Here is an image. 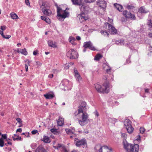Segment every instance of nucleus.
I'll use <instances>...</instances> for the list:
<instances>
[{
	"label": "nucleus",
	"mask_w": 152,
	"mask_h": 152,
	"mask_svg": "<svg viewBox=\"0 0 152 152\" xmlns=\"http://www.w3.org/2000/svg\"><path fill=\"white\" fill-rule=\"evenodd\" d=\"M74 75L77 80L80 82L82 78L79 73L75 68H74Z\"/></svg>",
	"instance_id": "18"
},
{
	"label": "nucleus",
	"mask_w": 152,
	"mask_h": 152,
	"mask_svg": "<svg viewBox=\"0 0 152 152\" xmlns=\"http://www.w3.org/2000/svg\"><path fill=\"white\" fill-rule=\"evenodd\" d=\"M101 33L102 34L104 35L105 36H106L107 37L109 36V34H108L106 31H104L103 30H102L101 31Z\"/></svg>",
	"instance_id": "36"
},
{
	"label": "nucleus",
	"mask_w": 152,
	"mask_h": 152,
	"mask_svg": "<svg viewBox=\"0 0 152 152\" xmlns=\"http://www.w3.org/2000/svg\"><path fill=\"white\" fill-rule=\"evenodd\" d=\"M94 149L99 152H110L112 151L111 148H109L106 146H102L100 144L96 145Z\"/></svg>",
	"instance_id": "5"
},
{
	"label": "nucleus",
	"mask_w": 152,
	"mask_h": 152,
	"mask_svg": "<svg viewBox=\"0 0 152 152\" xmlns=\"http://www.w3.org/2000/svg\"><path fill=\"white\" fill-rule=\"evenodd\" d=\"M106 28L110 33L112 34H116L117 32V30L112 25L108 23H105Z\"/></svg>",
	"instance_id": "7"
},
{
	"label": "nucleus",
	"mask_w": 152,
	"mask_h": 152,
	"mask_svg": "<svg viewBox=\"0 0 152 152\" xmlns=\"http://www.w3.org/2000/svg\"><path fill=\"white\" fill-rule=\"evenodd\" d=\"M11 37V36L10 35H7L6 36H5V37L6 38H4L6 39H8L10 38Z\"/></svg>",
	"instance_id": "56"
},
{
	"label": "nucleus",
	"mask_w": 152,
	"mask_h": 152,
	"mask_svg": "<svg viewBox=\"0 0 152 152\" xmlns=\"http://www.w3.org/2000/svg\"><path fill=\"white\" fill-rule=\"evenodd\" d=\"M126 8L129 10L132 9L134 8V6H130V5H128L126 7Z\"/></svg>",
	"instance_id": "43"
},
{
	"label": "nucleus",
	"mask_w": 152,
	"mask_h": 152,
	"mask_svg": "<svg viewBox=\"0 0 152 152\" xmlns=\"http://www.w3.org/2000/svg\"><path fill=\"white\" fill-rule=\"evenodd\" d=\"M97 4L103 9L105 8L106 7V2L104 0H99L97 1Z\"/></svg>",
	"instance_id": "16"
},
{
	"label": "nucleus",
	"mask_w": 152,
	"mask_h": 152,
	"mask_svg": "<svg viewBox=\"0 0 152 152\" xmlns=\"http://www.w3.org/2000/svg\"><path fill=\"white\" fill-rule=\"evenodd\" d=\"M48 44L49 46L53 47L55 48L56 47V42H53L51 40H49L48 41Z\"/></svg>",
	"instance_id": "28"
},
{
	"label": "nucleus",
	"mask_w": 152,
	"mask_h": 152,
	"mask_svg": "<svg viewBox=\"0 0 152 152\" xmlns=\"http://www.w3.org/2000/svg\"><path fill=\"white\" fill-rule=\"evenodd\" d=\"M94 114L96 116L98 117L99 115V113H98V112H97V111H96L94 112Z\"/></svg>",
	"instance_id": "51"
},
{
	"label": "nucleus",
	"mask_w": 152,
	"mask_h": 152,
	"mask_svg": "<svg viewBox=\"0 0 152 152\" xmlns=\"http://www.w3.org/2000/svg\"><path fill=\"white\" fill-rule=\"evenodd\" d=\"M49 7L50 5L47 2H42V6H41V8L42 10L43 8L44 9L49 8Z\"/></svg>",
	"instance_id": "26"
},
{
	"label": "nucleus",
	"mask_w": 152,
	"mask_h": 152,
	"mask_svg": "<svg viewBox=\"0 0 152 152\" xmlns=\"http://www.w3.org/2000/svg\"><path fill=\"white\" fill-rule=\"evenodd\" d=\"M43 13L47 16H49L52 13V12L49 8L44 9L43 8L42 10Z\"/></svg>",
	"instance_id": "21"
},
{
	"label": "nucleus",
	"mask_w": 152,
	"mask_h": 152,
	"mask_svg": "<svg viewBox=\"0 0 152 152\" xmlns=\"http://www.w3.org/2000/svg\"><path fill=\"white\" fill-rule=\"evenodd\" d=\"M75 145L77 147H79L82 145H85L86 143L85 139L79 140L77 138L75 139Z\"/></svg>",
	"instance_id": "11"
},
{
	"label": "nucleus",
	"mask_w": 152,
	"mask_h": 152,
	"mask_svg": "<svg viewBox=\"0 0 152 152\" xmlns=\"http://www.w3.org/2000/svg\"><path fill=\"white\" fill-rule=\"evenodd\" d=\"M25 3L27 6H29L30 7V3L28 0H25Z\"/></svg>",
	"instance_id": "46"
},
{
	"label": "nucleus",
	"mask_w": 152,
	"mask_h": 152,
	"mask_svg": "<svg viewBox=\"0 0 152 152\" xmlns=\"http://www.w3.org/2000/svg\"><path fill=\"white\" fill-rule=\"evenodd\" d=\"M86 102H82L80 105L78 109L76 111L79 112H83L86 110Z\"/></svg>",
	"instance_id": "13"
},
{
	"label": "nucleus",
	"mask_w": 152,
	"mask_h": 152,
	"mask_svg": "<svg viewBox=\"0 0 152 152\" xmlns=\"http://www.w3.org/2000/svg\"><path fill=\"white\" fill-rule=\"evenodd\" d=\"M58 125L60 126H62L64 123V118L60 116L58 120H57Z\"/></svg>",
	"instance_id": "24"
},
{
	"label": "nucleus",
	"mask_w": 152,
	"mask_h": 152,
	"mask_svg": "<svg viewBox=\"0 0 152 152\" xmlns=\"http://www.w3.org/2000/svg\"><path fill=\"white\" fill-rule=\"evenodd\" d=\"M41 140L44 142L46 143H49L50 142L49 138L47 136H44Z\"/></svg>",
	"instance_id": "27"
},
{
	"label": "nucleus",
	"mask_w": 152,
	"mask_h": 152,
	"mask_svg": "<svg viewBox=\"0 0 152 152\" xmlns=\"http://www.w3.org/2000/svg\"><path fill=\"white\" fill-rule=\"evenodd\" d=\"M50 130H51V131L52 132H56V131L57 130L56 129H51Z\"/></svg>",
	"instance_id": "58"
},
{
	"label": "nucleus",
	"mask_w": 152,
	"mask_h": 152,
	"mask_svg": "<svg viewBox=\"0 0 152 152\" xmlns=\"http://www.w3.org/2000/svg\"><path fill=\"white\" fill-rule=\"evenodd\" d=\"M95 88L99 92L107 93L109 92L110 89V84L108 82L106 81L103 84L102 86L97 83L95 85Z\"/></svg>",
	"instance_id": "2"
},
{
	"label": "nucleus",
	"mask_w": 152,
	"mask_h": 152,
	"mask_svg": "<svg viewBox=\"0 0 152 152\" xmlns=\"http://www.w3.org/2000/svg\"><path fill=\"white\" fill-rule=\"evenodd\" d=\"M67 56L70 59L77 58L78 57V54L77 52L73 49H71L68 51L66 54Z\"/></svg>",
	"instance_id": "8"
},
{
	"label": "nucleus",
	"mask_w": 152,
	"mask_h": 152,
	"mask_svg": "<svg viewBox=\"0 0 152 152\" xmlns=\"http://www.w3.org/2000/svg\"><path fill=\"white\" fill-rule=\"evenodd\" d=\"M38 132L37 130H34L31 132V133L33 134H36Z\"/></svg>",
	"instance_id": "47"
},
{
	"label": "nucleus",
	"mask_w": 152,
	"mask_h": 152,
	"mask_svg": "<svg viewBox=\"0 0 152 152\" xmlns=\"http://www.w3.org/2000/svg\"><path fill=\"white\" fill-rule=\"evenodd\" d=\"M0 34L1 35L3 38H6L5 36L3 34V33L2 31H0Z\"/></svg>",
	"instance_id": "48"
},
{
	"label": "nucleus",
	"mask_w": 152,
	"mask_h": 152,
	"mask_svg": "<svg viewBox=\"0 0 152 152\" xmlns=\"http://www.w3.org/2000/svg\"><path fill=\"white\" fill-rule=\"evenodd\" d=\"M67 8L65 10H62L59 7L57 6V17L59 20L61 21H63L64 19L68 17L69 15V13L66 11Z\"/></svg>",
	"instance_id": "3"
},
{
	"label": "nucleus",
	"mask_w": 152,
	"mask_h": 152,
	"mask_svg": "<svg viewBox=\"0 0 152 152\" xmlns=\"http://www.w3.org/2000/svg\"><path fill=\"white\" fill-rule=\"evenodd\" d=\"M114 5L115 8L119 11H122L123 7L121 5L117 3H115L114 4Z\"/></svg>",
	"instance_id": "25"
},
{
	"label": "nucleus",
	"mask_w": 152,
	"mask_h": 152,
	"mask_svg": "<svg viewBox=\"0 0 152 152\" xmlns=\"http://www.w3.org/2000/svg\"><path fill=\"white\" fill-rule=\"evenodd\" d=\"M28 66L26 64H25V69L26 72H27L28 71Z\"/></svg>",
	"instance_id": "54"
},
{
	"label": "nucleus",
	"mask_w": 152,
	"mask_h": 152,
	"mask_svg": "<svg viewBox=\"0 0 152 152\" xmlns=\"http://www.w3.org/2000/svg\"><path fill=\"white\" fill-rule=\"evenodd\" d=\"M53 74L49 75L48 76V77L50 78H52L53 77Z\"/></svg>",
	"instance_id": "59"
},
{
	"label": "nucleus",
	"mask_w": 152,
	"mask_h": 152,
	"mask_svg": "<svg viewBox=\"0 0 152 152\" xmlns=\"http://www.w3.org/2000/svg\"><path fill=\"white\" fill-rule=\"evenodd\" d=\"M20 50H21V53L22 54L25 55H26L28 53L26 49L24 48L22 49H20Z\"/></svg>",
	"instance_id": "34"
},
{
	"label": "nucleus",
	"mask_w": 152,
	"mask_h": 152,
	"mask_svg": "<svg viewBox=\"0 0 152 152\" xmlns=\"http://www.w3.org/2000/svg\"><path fill=\"white\" fill-rule=\"evenodd\" d=\"M73 4L75 5H78L80 6L81 5V0H71Z\"/></svg>",
	"instance_id": "31"
},
{
	"label": "nucleus",
	"mask_w": 152,
	"mask_h": 152,
	"mask_svg": "<svg viewBox=\"0 0 152 152\" xmlns=\"http://www.w3.org/2000/svg\"><path fill=\"white\" fill-rule=\"evenodd\" d=\"M124 147L127 152H138L139 146L138 144L134 145L128 143L126 142H124Z\"/></svg>",
	"instance_id": "4"
},
{
	"label": "nucleus",
	"mask_w": 152,
	"mask_h": 152,
	"mask_svg": "<svg viewBox=\"0 0 152 152\" xmlns=\"http://www.w3.org/2000/svg\"><path fill=\"white\" fill-rule=\"evenodd\" d=\"M103 67L107 73H110L111 72V68L106 63H104L103 64Z\"/></svg>",
	"instance_id": "22"
},
{
	"label": "nucleus",
	"mask_w": 152,
	"mask_h": 152,
	"mask_svg": "<svg viewBox=\"0 0 152 152\" xmlns=\"http://www.w3.org/2000/svg\"><path fill=\"white\" fill-rule=\"evenodd\" d=\"M22 129L21 128H19L17 129L16 130V132H22Z\"/></svg>",
	"instance_id": "55"
},
{
	"label": "nucleus",
	"mask_w": 152,
	"mask_h": 152,
	"mask_svg": "<svg viewBox=\"0 0 152 152\" xmlns=\"http://www.w3.org/2000/svg\"><path fill=\"white\" fill-rule=\"evenodd\" d=\"M10 15L11 18L13 19H16L18 18V15L14 13H11Z\"/></svg>",
	"instance_id": "32"
},
{
	"label": "nucleus",
	"mask_w": 152,
	"mask_h": 152,
	"mask_svg": "<svg viewBox=\"0 0 152 152\" xmlns=\"http://www.w3.org/2000/svg\"><path fill=\"white\" fill-rule=\"evenodd\" d=\"M17 121L20 124L22 123V121H21V119L19 118H18L16 119Z\"/></svg>",
	"instance_id": "50"
},
{
	"label": "nucleus",
	"mask_w": 152,
	"mask_h": 152,
	"mask_svg": "<svg viewBox=\"0 0 152 152\" xmlns=\"http://www.w3.org/2000/svg\"><path fill=\"white\" fill-rule=\"evenodd\" d=\"M123 15L126 18L128 19H130L131 20H134L136 18L135 15L129 12H128L127 10H124L123 12Z\"/></svg>",
	"instance_id": "9"
},
{
	"label": "nucleus",
	"mask_w": 152,
	"mask_h": 152,
	"mask_svg": "<svg viewBox=\"0 0 152 152\" xmlns=\"http://www.w3.org/2000/svg\"><path fill=\"white\" fill-rule=\"evenodd\" d=\"M108 21L110 23V24L111 25L112 23L113 24V20L112 19L108 18Z\"/></svg>",
	"instance_id": "49"
},
{
	"label": "nucleus",
	"mask_w": 152,
	"mask_h": 152,
	"mask_svg": "<svg viewBox=\"0 0 152 152\" xmlns=\"http://www.w3.org/2000/svg\"><path fill=\"white\" fill-rule=\"evenodd\" d=\"M83 47L85 48H89L90 50H96L95 47L93 45L92 43L90 41L85 42L84 43Z\"/></svg>",
	"instance_id": "10"
},
{
	"label": "nucleus",
	"mask_w": 152,
	"mask_h": 152,
	"mask_svg": "<svg viewBox=\"0 0 152 152\" xmlns=\"http://www.w3.org/2000/svg\"><path fill=\"white\" fill-rule=\"evenodd\" d=\"M77 17L79 18V20L81 22L86 20L88 19L87 15L84 12L81 13L78 15Z\"/></svg>",
	"instance_id": "12"
},
{
	"label": "nucleus",
	"mask_w": 152,
	"mask_h": 152,
	"mask_svg": "<svg viewBox=\"0 0 152 152\" xmlns=\"http://www.w3.org/2000/svg\"><path fill=\"white\" fill-rule=\"evenodd\" d=\"M46 18H45L44 16H41V18L42 20H44V21H45V20L46 19Z\"/></svg>",
	"instance_id": "53"
},
{
	"label": "nucleus",
	"mask_w": 152,
	"mask_h": 152,
	"mask_svg": "<svg viewBox=\"0 0 152 152\" xmlns=\"http://www.w3.org/2000/svg\"><path fill=\"white\" fill-rule=\"evenodd\" d=\"M132 122L129 119H126L124 121V124L129 134L132 132L134 128L131 125Z\"/></svg>",
	"instance_id": "6"
},
{
	"label": "nucleus",
	"mask_w": 152,
	"mask_h": 152,
	"mask_svg": "<svg viewBox=\"0 0 152 152\" xmlns=\"http://www.w3.org/2000/svg\"><path fill=\"white\" fill-rule=\"evenodd\" d=\"M108 121L112 123H113L114 122L113 121V119L111 118H110L108 119Z\"/></svg>",
	"instance_id": "52"
},
{
	"label": "nucleus",
	"mask_w": 152,
	"mask_h": 152,
	"mask_svg": "<svg viewBox=\"0 0 152 152\" xmlns=\"http://www.w3.org/2000/svg\"><path fill=\"white\" fill-rule=\"evenodd\" d=\"M121 136L124 139H126V135L125 133H122L121 134Z\"/></svg>",
	"instance_id": "45"
},
{
	"label": "nucleus",
	"mask_w": 152,
	"mask_h": 152,
	"mask_svg": "<svg viewBox=\"0 0 152 152\" xmlns=\"http://www.w3.org/2000/svg\"><path fill=\"white\" fill-rule=\"evenodd\" d=\"M75 117L77 116L79 124L81 126H83L88 123V115L85 111H75L73 114Z\"/></svg>",
	"instance_id": "1"
},
{
	"label": "nucleus",
	"mask_w": 152,
	"mask_h": 152,
	"mask_svg": "<svg viewBox=\"0 0 152 152\" xmlns=\"http://www.w3.org/2000/svg\"><path fill=\"white\" fill-rule=\"evenodd\" d=\"M103 79H104V80H106L107 79V77L106 76H103Z\"/></svg>",
	"instance_id": "63"
},
{
	"label": "nucleus",
	"mask_w": 152,
	"mask_h": 152,
	"mask_svg": "<svg viewBox=\"0 0 152 152\" xmlns=\"http://www.w3.org/2000/svg\"><path fill=\"white\" fill-rule=\"evenodd\" d=\"M55 149L61 150L62 152H67L65 146L63 144H58L57 146H53Z\"/></svg>",
	"instance_id": "15"
},
{
	"label": "nucleus",
	"mask_w": 152,
	"mask_h": 152,
	"mask_svg": "<svg viewBox=\"0 0 152 152\" xmlns=\"http://www.w3.org/2000/svg\"><path fill=\"white\" fill-rule=\"evenodd\" d=\"M69 83V82L68 80L65 79L63 80L61 83L60 84V87L63 89L64 90H66V87H68L67 86Z\"/></svg>",
	"instance_id": "14"
},
{
	"label": "nucleus",
	"mask_w": 152,
	"mask_h": 152,
	"mask_svg": "<svg viewBox=\"0 0 152 152\" xmlns=\"http://www.w3.org/2000/svg\"><path fill=\"white\" fill-rule=\"evenodd\" d=\"M147 25L148 26V30L150 32L148 34V36L151 37H152V23L151 20H149L147 23Z\"/></svg>",
	"instance_id": "17"
},
{
	"label": "nucleus",
	"mask_w": 152,
	"mask_h": 152,
	"mask_svg": "<svg viewBox=\"0 0 152 152\" xmlns=\"http://www.w3.org/2000/svg\"><path fill=\"white\" fill-rule=\"evenodd\" d=\"M65 131L66 133L68 134H73L74 132V131H73V130H72L69 129H66Z\"/></svg>",
	"instance_id": "35"
},
{
	"label": "nucleus",
	"mask_w": 152,
	"mask_h": 152,
	"mask_svg": "<svg viewBox=\"0 0 152 152\" xmlns=\"http://www.w3.org/2000/svg\"><path fill=\"white\" fill-rule=\"evenodd\" d=\"M25 62H26L28 64V65H29V64L30 62V61L28 60H26V61H25Z\"/></svg>",
	"instance_id": "61"
},
{
	"label": "nucleus",
	"mask_w": 152,
	"mask_h": 152,
	"mask_svg": "<svg viewBox=\"0 0 152 152\" xmlns=\"http://www.w3.org/2000/svg\"><path fill=\"white\" fill-rule=\"evenodd\" d=\"M4 145V142L3 140L2 139L0 138V146L1 147H3Z\"/></svg>",
	"instance_id": "38"
},
{
	"label": "nucleus",
	"mask_w": 152,
	"mask_h": 152,
	"mask_svg": "<svg viewBox=\"0 0 152 152\" xmlns=\"http://www.w3.org/2000/svg\"><path fill=\"white\" fill-rule=\"evenodd\" d=\"M69 42L71 43L72 45H76V43L75 42L76 40L75 38L72 36L69 37Z\"/></svg>",
	"instance_id": "29"
},
{
	"label": "nucleus",
	"mask_w": 152,
	"mask_h": 152,
	"mask_svg": "<svg viewBox=\"0 0 152 152\" xmlns=\"http://www.w3.org/2000/svg\"><path fill=\"white\" fill-rule=\"evenodd\" d=\"M101 58L102 56L100 54H98L95 56L94 59L96 60H99Z\"/></svg>",
	"instance_id": "37"
},
{
	"label": "nucleus",
	"mask_w": 152,
	"mask_h": 152,
	"mask_svg": "<svg viewBox=\"0 0 152 152\" xmlns=\"http://www.w3.org/2000/svg\"><path fill=\"white\" fill-rule=\"evenodd\" d=\"M76 39L78 40H79L81 39V38L79 36H77L76 37Z\"/></svg>",
	"instance_id": "60"
},
{
	"label": "nucleus",
	"mask_w": 152,
	"mask_h": 152,
	"mask_svg": "<svg viewBox=\"0 0 152 152\" xmlns=\"http://www.w3.org/2000/svg\"><path fill=\"white\" fill-rule=\"evenodd\" d=\"M140 137L139 135L138 136H137V140H140Z\"/></svg>",
	"instance_id": "62"
},
{
	"label": "nucleus",
	"mask_w": 152,
	"mask_h": 152,
	"mask_svg": "<svg viewBox=\"0 0 152 152\" xmlns=\"http://www.w3.org/2000/svg\"><path fill=\"white\" fill-rule=\"evenodd\" d=\"M45 21L47 23H48L49 24H50L51 23V21H50V20L48 18H46V19L45 20Z\"/></svg>",
	"instance_id": "41"
},
{
	"label": "nucleus",
	"mask_w": 152,
	"mask_h": 152,
	"mask_svg": "<svg viewBox=\"0 0 152 152\" xmlns=\"http://www.w3.org/2000/svg\"><path fill=\"white\" fill-rule=\"evenodd\" d=\"M1 136H2V138L3 139H6V141H7L8 140H10L9 139H7V135L6 134H2L1 135Z\"/></svg>",
	"instance_id": "40"
},
{
	"label": "nucleus",
	"mask_w": 152,
	"mask_h": 152,
	"mask_svg": "<svg viewBox=\"0 0 152 152\" xmlns=\"http://www.w3.org/2000/svg\"><path fill=\"white\" fill-rule=\"evenodd\" d=\"M149 90L148 89H145V92L148 93V92Z\"/></svg>",
	"instance_id": "64"
},
{
	"label": "nucleus",
	"mask_w": 152,
	"mask_h": 152,
	"mask_svg": "<svg viewBox=\"0 0 152 152\" xmlns=\"http://www.w3.org/2000/svg\"><path fill=\"white\" fill-rule=\"evenodd\" d=\"M84 1L86 3H90L94 2L95 0H84Z\"/></svg>",
	"instance_id": "42"
},
{
	"label": "nucleus",
	"mask_w": 152,
	"mask_h": 152,
	"mask_svg": "<svg viewBox=\"0 0 152 152\" xmlns=\"http://www.w3.org/2000/svg\"><path fill=\"white\" fill-rule=\"evenodd\" d=\"M44 96L46 99H52L54 97V95L53 94L48 93L44 94Z\"/></svg>",
	"instance_id": "30"
},
{
	"label": "nucleus",
	"mask_w": 152,
	"mask_h": 152,
	"mask_svg": "<svg viewBox=\"0 0 152 152\" xmlns=\"http://www.w3.org/2000/svg\"><path fill=\"white\" fill-rule=\"evenodd\" d=\"M149 12V10L144 6L140 7L138 10V12L141 14H146Z\"/></svg>",
	"instance_id": "19"
},
{
	"label": "nucleus",
	"mask_w": 152,
	"mask_h": 152,
	"mask_svg": "<svg viewBox=\"0 0 152 152\" xmlns=\"http://www.w3.org/2000/svg\"><path fill=\"white\" fill-rule=\"evenodd\" d=\"M145 131V129L143 127L140 128V132L141 133L143 134Z\"/></svg>",
	"instance_id": "39"
},
{
	"label": "nucleus",
	"mask_w": 152,
	"mask_h": 152,
	"mask_svg": "<svg viewBox=\"0 0 152 152\" xmlns=\"http://www.w3.org/2000/svg\"><path fill=\"white\" fill-rule=\"evenodd\" d=\"M13 139L14 140H21V137H19L18 135L14 134L13 136L12 137Z\"/></svg>",
	"instance_id": "33"
},
{
	"label": "nucleus",
	"mask_w": 152,
	"mask_h": 152,
	"mask_svg": "<svg viewBox=\"0 0 152 152\" xmlns=\"http://www.w3.org/2000/svg\"><path fill=\"white\" fill-rule=\"evenodd\" d=\"M6 26H1L0 29L2 31H4L6 29Z\"/></svg>",
	"instance_id": "44"
},
{
	"label": "nucleus",
	"mask_w": 152,
	"mask_h": 152,
	"mask_svg": "<svg viewBox=\"0 0 152 152\" xmlns=\"http://www.w3.org/2000/svg\"><path fill=\"white\" fill-rule=\"evenodd\" d=\"M80 10L82 12H87L89 11L90 8L88 6L84 4H82L81 5V7H80Z\"/></svg>",
	"instance_id": "20"
},
{
	"label": "nucleus",
	"mask_w": 152,
	"mask_h": 152,
	"mask_svg": "<svg viewBox=\"0 0 152 152\" xmlns=\"http://www.w3.org/2000/svg\"><path fill=\"white\" fill-rule=\"evenodd\" d=\"M37 50L34 51L33 52V55L35 56L37 54Z\"/></svg>",
	"instance_id": "57"
},
{
	"label": "nucleus",
	"mask_w": 152,
	"mask_h": 152,
	"mask_svg": "<svg viewBox=\"0 0 152 152\" xmlns=\"http://www.w3.org/2000/svg\"><path fill=\"white\" fill-rule=\"evenodd\" d=\"M35 152H47L42 146H39L36 149Z\"/></svg>",
	"instance_id": "23"
}]
</instances>
